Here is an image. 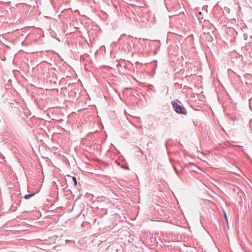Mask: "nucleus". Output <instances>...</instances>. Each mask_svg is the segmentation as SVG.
Returning <instances> with one entry per match:
<instances>
[{
	"instance_id": "nucleus-2",
	"label": "nucleus",
	"mask_w": 252,
	"mask_h": 252,
	"mask_svg": "<svg viewBox=\"0 0 252 252\" xmlns=\"http://www.w3.org/2000/svg\"><path fill=\"white\" fill-rule=\"evenodd\" d=\"M171 103L174 110L177 113L187 115V111L184 107H183L182 105L178 104L177 102H175V101H172Z\"/></svg>"
},
{
	"instance_id": "nucleus-13",
	"label": "nucleus",
	"mask_w": 252,
	"mask_h": 252,
	"mask_svg": "<svg viewBox=\"0 0 252 252\" xmlns=\"http://www.w3.org/2000/svg\"><path fill=\"white\" fill-rule=\"evenodd\" d=\"M125 169H129V168H128V167H126L125 168Z\"/></svg>"
},
{
	"instance_id": "nucleus-12",
	"label": "nucleus",
	"mask_w": 252,
	"mask_h": 252,
	"mask_svg": "<svg viewBox=\"0 0 252 252\" xmlns=\"http://www.w3.org/2000/svg\"><path fill=\"white\" fill-rule=\"evenodd\" d=\"M174 168L176 172V174L178 175L179 174H178V171L175 166H174Z\"/></svg>"
},
{
	"instance_id": "nucleus-14",
	"label": "nucleus",
	"mask_w": 252,
	"mask_h": 252,
	"mask_svg": "<svg viewBox=\"0 0 252 252\" xmlns=\"http://www.w3.org/2000/svg\"><path fill=\"white\" fill-rule=\"evenodd\" d=\"M237 180H238V178H237ZM238 182H237V184H238Z\"/></svg>"
},
{
	"instance_id": "nucleus-5",
	"label": "nucleus",
	"mask_w": 252,
	"mask_h": 252,
	"mask_svg": "<svg viewBox=\"0 0 252 252\" xmlns=\"http://www.w3.org/2000/svg\"><path fill=\"white\" fill-rule=\"evenodd\" d=\"M235 50H234L233 51V52H231L230 53V55H229V56L230 57V59H231V62L234 63H235V59L236 58V56H235L236 55V53H235Z\"/></svg>"
},
{
	"instance_id": "nucleus-8",
	"label": "nucleus",
	"mask_w": 252,
	"mask_h": 252,
	"mask_svg": "<svg viewBox=\"0 0 252 252\" xmlns=\"http://www.w3.org/2000/svg\"><path fill=\"white\" fill-rule=\"evenodd\" d=\"M72 180L73 181V183H74V186H76L77 185V179H76V177H72Z\"/></svg>"
},
{
	"instance_id": "nucleus-1",
	"label": "nucleus",
	"mask_w": 252,
	"mask_h": 252,
	"mask_svg": "<svg viewBox=\"0 0 252 252\" xmlns=\"http://www.w3.org/2000/svg\"><path fill=\"white\" fill-rule=\"evenodd\" d=\"M237 201L240 206V210L245 213L247 210L246 196L243 191L237 187Z\"/></svg>"
},
{
	"instance_id": "nucleus-7",
	"label": "nucleus",
	"mask_w": 252,
	"mask_h": 252,
	"mask_svg": "<svg viewBox=\"0 0 252 252\" xmlns=\"http://www.w3.org/2000/svg\"><path fill=\"white\" fill-rule=\"evenodd\" d=\"M35 194V193H32V194H26L24 196V198L25 199H30L31 197H32V196H34V195Z\"/></svg>"
},
{
	"instance_id": "nucleus-3",
	"label": "nucleus",
	"mask_w": 252,
	"mask_h": 252,
	"mask_svg": "<svg viewBox=\"0 0 252 252\" xmlns=\"http://www.w3.org/2000/svg\"><path fill=\"white\" fill-rule=\"evenodd\" d=\"M247 30V26L245 24H243L240 28L239 35L240 36L243 35L245 40H247L248 37L247 34L246 32V31Z\"/></svg>"
},
{
	"instance_id": "nucleus-4",
	"label": "nucleus",
	"mask_w": 252,
	"mask_h": 252,
	"mask_svg": "<svg viewBox=\"0 0 252 252\" xmlns=\"http://www.w3.org/2000/svg\"><path fill=\"white\" fill-rule=\"evenodd\" d=\"M237 177H240L241 179L243 180L242 184L244 183H246V181L245 180L246 176L242 172V171L237 167Z\"/></svg>"
},
{
	"instance_id": "nucleus-9",
	"label": "nucleus",
	"mask_w": 252,
	"mask_h": 252,
	"mask_svg": "<svg viewBox=\"0 0 252 252\" xmlns=\"http://www.w3.org/2000/svg\"><path fill=\"white\" fill-rule=\"evenodd\" d=\"M224 216L225 217V220L227 222V224H228V220H227V216H226V213L224 211Z\"/></svg>"
},
{
	"instance_id": "nucleus-6",
	"label": "nucleus",
	"mask_w": 252,
	"mask_h": 252,
	"mask_svg": "<svg viewBox=\"0 0 252 252\" xmlns=\"http://www.w3.org/2000/svg\"><path fill=\"white\" fill-rule=\"evenodd\" d=\"M248 141V139L247 138H245V139L243 141H238L237 142V143H239L240 144H237V147H243L244 145H246V143Z\"/></svg>"
},
{
	"instance_id": "nucleus-10",
	"label": "nucleus",
	"mask_w": 252,
	"mask_h": 252,
	"mask_svg": "<svg viewBox=\"0 0 252 252\" xmlns=\"http://www.w3.org/2000/svg\"><path fill=\"white\" fill-rule=\"evenodd\" d=\"M235 36H233V38H232L231 39H230V42H234L235 41Z\"/></svg>"
},
{
	"instance_id": "nucleus-11",
	"label": "nucleus",
	"mask_w": 252,
	"mask_h": 252,
	"mask_svg": "<svg viewBox=\"0 0 252 252\" xmlns=\"http://www.w3.org/2000/svg\"><path fill=\"white\" fill-rule=\"evenodd\" d=\"M231 72L234 73V71L232 69H228V74H230Z\"/></svg>"
}]
</instances>
